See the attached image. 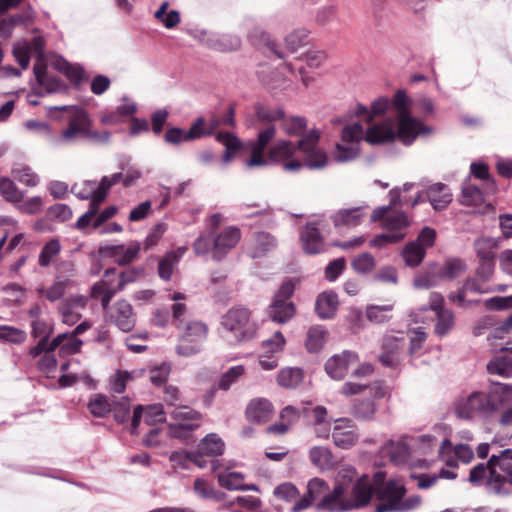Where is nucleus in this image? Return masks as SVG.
Segmentation results:
<instances>
[{"label":"nucleus","mask_w":512,"mask_h":512,"mask_svg":"<svg viewBox=\"0 0 512 512\" xmlns=\"http://www.w3.org/2000/svg\"><path fill=\"white\" fill-rule=\"evenodd\" d=\"M276 133L275 125L267 126L259 131L257 140L252 144L251 156L246 161L249 168L266 166L269 163H283L285 171L297 172L303 166L310 170L322 169L328 164L326 152L318 146L320 134L317 130L309 131L294 144L288 140L274 143L267 157L264 151Z\"/></svg>","instance_id":"obj_1"},{"label":"nucleus","mask_w":512,"mask_h":512,"mask_svg":"<svg viewBox=\"0 0 512 512\" xmlns=\"http://www.w3.org/2000/svg\"><path fill=\"white\" fill-rule=\"evenodd\" d=\"M512 401V384L492 383L486 390L458 396L453 409L458 418L488 419Z\"/></svg>","instance_id":"obj_2"},{"label":"nucleus","mask_w":512,"mask_h":512,"mask_svg":"<svg viewBox=\"0 0 512 512\" xmlns=\"http://www.w3.org/2000/svg\"><path fill=\"white\" fill-rule=\"evenodd\" d=\"M390 203L387 206L377 207L372 215L371 221L378 222L383 221V227L390 231V233L380 234L376 236L372 241V246H382L387 243H395L402 240L405 234L402 232L408 224V218L402 211L391 210L392 206L405 205L408 200L401 197V190L393 188L389 192Z\"/></svg>","instance_id":"obj_3"},{"label":"nucleus","mask_w":512,"mask_h":512,"mask_svg":"<svg viewBox=\"0 0 512 512\" xmlns=\"http://www.w3.org/2000/svg\"><path fill=\"white\" fill-rule=\"evenodd\" d=\"M383 478L382 472L375 474V495L380 503L374 512H410L420 506L422 500L419 495L405 498L406 488L401 480L382 481Z\"/></svg>","instance_id":"obj_4"},{"label":"nucleus","mask_w":512,"mask_h":512,"mask_svg":"<svg viewBox=\"0 0 512 512\" xmlns=\"http://www.w3.org/2000/svg\"><path fill=\"white\" fill-rule=\"evenodd\" d=\"M111 133L92 129V120L82 108H74L68 118L67 127L62 130L56 142L58 144L71 145L79 140H87L91 143H108Z\"/></svg>","instance_id":"obj_5"},{"label":"nucleus","mask_w":512,"mask_h":512,"mask_svg":"<svg viewBox=\"0 0 512 512\" xmlns=\"http://www.w3.org/2000/svg\"><path fill=\"white\" fill-rule=\"evenodd\" d=\"M409 105L410 99L404 90H398L390 100V107L397 111L398 139L406 146L411 145L419 135L431 132L429 126L411 115Z\"/></svg>","instance_id":"obj_6"},{"label":"nucleus","mask_w":512,"mask_h":512,"mask_svg":"<svg viewBox=\"0 0 512 512\" xmlns=\"http://www.w3.org/2000/svg\"><path fill=\"white\" fill-rule=\"evenodd\" d=\"M221 329L237 344L248 342L257 336L258 325L251 311L242 306L230 308L222 315Z\"/></svg>","instance_id":"obj_7"},{"label":"nucleus","mask_w":512,"mask_h":512,"mask_svg":"<svg viewBox=\"0 0 512 512\" xmlns=\"http://www.w3.org/2000/svg\"><path fill=\"white\" fill-rule=\"evenodd\" d=\"M506 484L512 485V449L501 451L489 459V476L486 480L488 490L496 494H505Z\"/></svg>","instance_id":"obj_8"},{"label":"nucleus","mask_w":512,"mask_h":512,"mask_svg":"<svg viewBox=\"0 0 512 512\" xmlns=\"http://www.w3.org/2000/svg\"><path fill=\"white\" fill-rule=\"evenodd\" d=\"M340 473H348V476H346V487L348 503L351 506L350 510H357L367 506L375 493L370 477L362 475L355 479L356 473L352 469H344Z\"/></svg>","instance_id":"obj_9"},{"label":"nucleus","mask_w":512,"mask_h":512,"mask_svg":"<svg viewBox=\"0 0 512 512\" xmlns=\"http://www.w3.org/2000/svg\"><path fill=\"white\" fill-rule=\"evenodd\" d=\"M170 416L172 421L168 424V434L173 438L187 439L201 425V413L188 406L174 408Z\"/></svg>","instance_id":"obj_10"},{"label":"nucleus","mask_w":512,"mask_h":512,"mask_svg":"<svg viewBox=\"0 0 512 512\" xmlns=\"http://www.w3.org/2000/svg\"><path fill=\"white\" fill-rule=\"evenodd\" d=\"M180 332L176 352L180 356L190 357L200 351L201 343L206 339L208 328L201 321L190 320L178 329Z\"/></svg>","instance_id":"obj_11"},{"label":"nucleus","mask_w":512,"mask_h":512,"mask_svg":"<svg viewBox=\"0 0 512 512\" xmlns=\"http://www.w3.org/2000/svg\"><path fill=\"white\" fill-rule=\"evenodd\" d=\"M295 291V284L292 280L282 283L275 293L272 303L269 306L268 315L273 322L284 324L295 314V305L290 300Z\"/></svg>","instance_id":"obj_12"},{"label":"nucleus","mask_w":512,"mask_h":512,"mask_svg":"<svg viewBox=\"0 0 512 512\" xmlns=\"http://www.w3.org/2000/svg\"><path fill=\"white\" fill-rule=\"evenodd\" d=\"M364 129L360 123L346 125L342 129V144L336 145L334 158L337 162H346L355 159L359 154V142L363 140Z\"/></svg>","instance_id":"obj_13"},{"label":"nucleus","mask_w":512,"mask_h":512,"mask_svg":"<svg viewBox=\"0 0 512 512\" xmlns=\"http://www.w3.org/2000/svg\"><path fill=\"white\" fill-rule=\"evenodd\" d=\"M346 476L348 473H338L337 481L333 489L326 493L317 504L318 510L328 512H348L351 511L348 503Z\"/></svg>","instance_id":"obj_14"},{"label":"nucleus","mask_w":512,"mask_h":512,"mask_svg":"<svg viewBox=\"0 0 512 512\" xmlns=\"http://www.w3.org/2000/svg\"><path fill=\"white\" fill-rule=\"evenodd\" d=\"M398 138V128L395 127V120L388 117L380 122L371 123L364 132L363 139L372 144H384Z\"/></svg>","instance_id":"obj_15"},{"label":"nucleus","mask_w":512,"mask_h":512,"mask_svg":"<svg viewBox=\"0 0 512 512\" xmlns=\"http://www.w3.org/2000/svg\"><path fill=\"white\" fill-rule=\"evenodd\" d=\"M33 73L37 83V87L33 88V94L36 96L56 92L62 86L58 78L48 73V66L41 57L34 63Z\"/></svg>","instance_id":"obj_16"},{"label":"nucleus","mask_w":512,"mask_h":512,"mask_svg":"<svg viewBox=\"0 0 512 512\" xmlns=\"http://www.w3.org/2000/svg\"><path fill=\"white\" fill-rule=\"evenodd\" d=\"M241 238L239 228L230 226L221 233L215 235L213 239V259L221 261L238 244Z\"/></svg>","instance_id":"obj_17"},{"label":"nucleus","mask_w":512,"mask_h":512,"mask_svg":"<svg viewBox=\"0 0 512 512\" xmlns=\"http://www.w3.org/2000/svg\"><path fill=\"white\" fill-rule=\"evenodd\" d=\"M358 360L356 352L345 350L341 354L329 358L325 363V370L332 379L342 380L347 375L349 368Z\"/></svg>","instance_id":"obj_18"},{"label":"nucleus","mask_w":512,"mask_h":512,"mask_svg":"<svg viewBox=\"0 0 512 512\" xmlns=\"http://www.w3.org/2000/svg\"><path fill=\"white\" fill-rule=\"evenodd\" d=\"M332 438L337 447L349 449L357 442L358 433L350 419L342 418L336 420Z\"/></svg>","instance_id":"obj_19"},{"label":"nucleus","mask_w":512,"mask_h":512,"mask_svg":"<svg viewBox=\"0 0 512 512\" xmlns=\"http://www.w3.org/2000/svg\"><path fill=\"white\" fill-rule=\"evenodd\" d=\"M367 205L340 209L331 215L335 227L353 228L360 225L367 215Z\"/></svg>","instance_id":"obj_20"},{"label":"nucleus","mask_w":512,"mask_h":512,"mask_svg":"<svg viewBox=\"0 0 512 512\" xmlns=\"http://www.w3.org/2000/svg\"><path fill=\"white\" fill-rule=\"evenodd\" d=\"M140 249L139 242H132L127 247L123 244L106 245L100 248V252L105 256L113 257L117 264L126 265L138 256Z\"/></svg>","instance_id":"obj_21"},{"label":"nucleus","mask_w":512,"mask_h":512,"mask_svg":"<svg viewBox=\"0 0 512 512\" xmlns=\"http://www.w3.org/2000/svg\"><path fill=\"white\" fill-rule=\"evenodd\" d=\"M492 291H493L492 289L485 287L480 282L479 278H467L465 280V282L463 283L462 288L458 292L450 293L448 298L451 302L457 303L460 307H468V306L478 303V300L467 301L465 299L466 294L468 292L486 294V293H490Z\"/></svg>","instance_id":"obj_22"},{"label":"nucleus","mask_w":512,"mask_h":512,"mask_svg":"<svg viewBox=\"0 0 512 512\" xmlns=\"http://www.w3.org/2000/svg\"><path fill=\"white\" fill-rule=\"evenodd\" d=\"M109 317L123 332L132 330L135 325V317L133 314L132 306L125 300H121L115 303V305L111 308Z\"/></svg>","instance_id":"obj_23"},{"label":"nucleus","mask_w":512,"mask_h":512,"mask_svg":"<svg viewBox=\"0 0 512 512\" xmlns=\"http://www.w3.org/2000/svg\"><path fill=\"white\" fill-rule=\"evenodd\" d=\"M201 36L200 40L204 44L218 51L236 50L241 45L240 38L231 34H216L203 31Z\"/></svg>","instance_id":"obj_24"},{"label":"nucleus","mask_w":512,"mask_h":512,"mask_svg":"<svg viewBox=\"0 0 512 512\" xmlns=\"http://www.w3.org/2000/svg\"><path fill=\"white\" fill-rule=\"evenodd\" d=\"M303 249L308 254H317L323 250V239L316 222H308L300 233Z\"/></svg>","instance_id":"obj_25"},{"label":"nucleus","mask_w":512,"mask_h":512,"mask_svg":"<svg viewBox=\"0 0 512 512\" xmlns=\"http://www.w3.org/2000/svg\"><path fill=\"white\" fill-rule=\"evenodd\" d=\"M246 416L251 422L257 424L265 423L273 416V405L264 398L254 399L246 408Z\"/></svg>","instance_id":"obj_26"},{"label":"nucleus","mask_w":512,"mask_h":512,"mask_svg":"<svg viewBox=\"0 0 512 512\" xmlns=\"http://www.w3.org/2000/svg\"><path fill=\"white\" fill-rule=\"evenodd\" d=\"M450 453H453L457 460H460L465 464L469 463L474 457V452L469 445L459 444L453 447L449 439H444L441 444L439 454L447 462L448 466L454 467L456 466V462L446 458V455Z\"/></svg>","instance_id":"obj_27"},{"label":"nucleus","mask_w":512,"mask_h":512,"mask_svg":"<svg viewBox=\"0 0 512 512\" xmlns=\"http://www.w3.org/2000/svg\"><path fill=\"white\" fill-rule=\"evenodd\" d=\"M381 452L396 465L407 463L410 456V449L404 437L388 441L383 445Z\"/></svg>","instance_id":"obj_28"},{"label":"nucleus","mask_w":512,"mask_h":512,"mask_svg":"<svg viewBox=\"0 0 512 512\" xmlns=\"http://www.w3.org/2000/svg\"><path fill=\"white\" fill-rule=\"evenodd\" d=\"M101 182L94 180H85L81 183H75L71 187V192L81 200H90V205H101L104 200L99 196L102 190Z\"/></svg>","instance_id":"obj_29"},{"label":"nucleus","mask_w":512,"mask_h":512,"mask_svg":"<svg viewBox=\"0 0 512 512\" xmlns=\"http://www.w3.org/2000/svg\"><path fill=\"white\" fill-rule=\"evenodd\" d=\"M115 272H116L115 268L107 269L104 273V280L94 284L92 287V294L94 296L101 297V304L104 309L107 308L111 299L116 294V292L119 290L118 287L112 285V283L109 280V277L112 275H115Z\"/></svg>","instance_id":"obj_30"},{"label":"nucleus","mask_w":512,"mask_h":512,"mask_svg":"<svg viewBox=\"0 0 512 512\" xmlns=\"http://www.w3.org/2000/svg\"><path fill=\"white\" fill-rule=\"evenodd\" d=\"M426 197L435 210H442L452 201L449 187L443 183H435L426 191Z\"/></svg>","instance_id":"obj_31"},{"label":"nucleus","mask_w":512,"mask_h":512,"mask_svg":"<svg viewBox=\"0 0 512 512\" xmlns=\"http://www.w3.org/2000/svg\"><path fill=\"white\" fill-rule=\"evenodd\" d=\"M338 296L333 291H325L321 293L315 303V311L322 319L332 318L338 307Z\"/></svg>","instance_id":"obj_32"},{"label":"nucleus","mask_w":512,"mask_h":512,"mask_svg":"<svg viewBox=\"0 0 512 512\" xmlns=\"http://www.w3.org/2000/svg\"><path fill=\"white\" fill-rule=\"evenodd\" d=\"M62 251V244L58 238H51L40 250L38 265L41 268L53 266L58 260Z\"/></svg>","instance_id":"obj_33"},{"label":"nucleus","mask_w":512,"mask_h":512,"mask_svg":"<svg viewBox=\"0 0 512 512\" xmlns=\"http://www.w3.org/2000/svg\"><path fill=\"white\" fill-rule=\"evenodd\" d=\"M248 39L252 45L261 49L267 48L270 52L274 53L278 58H284V54L278 50L277 44L271 39L270 35L265 32L261 27L255 26L248 32Z\"/></svg>","instance_id":"obj_34"},{"label":"nucleus","mask_w":512,"mask_h":512,"mask_svg":"<svg viewBox=\"0 0 512 512\" xmlns=\"http://www.w3.org/2000/svg\"><path fill=\"white\" fill-rule=\"evenodd\" d=\"M82 344V340L73 333H62L51 340L50 347L53 350L59 348L61 353L71 355L79 352Z\"/></svg>","instance_id":"obj_35"},{"label":"nucleus","mask_w":512,"mask_h":512,"mask_svg":"<svg viewBox=\"0 0 512 512\" xmlns=\"http://www.w3.org/2000/svg\"><path fill=\"white\" fill-rule=\"evenodd\" d=\"M277 246L276 239L267 232H258L254 235L253 246L250 249V256L252 258H260L266 253L272 251Z\"/></svg>","instance_id":"obj_36"},{"label":"nucleus","mask_w":512,"mask_h":512,"mask_svg":"<svg viewBox=\"0 0 512 512\" xmlns=\"http://www.w3.org/2000/svg\"><path fill=\"white\" fill-rule=\"evenodd\" d=\"M215 139L225 146V152L222 156V163L228 164L232 161L236 153L241 149V141L230 132H218Z\"/></svg>","instance_id":"obj_37"},{"label":"nucleus","mask_w":512,"mask_h":512,"mask_svg":"<svg viewBox=\"0 0 512 512\" xmlns=\"http://www.w3.org/2000/svg\"><path fill=\"white\" fill-rule=\"evenodd\" d=\"M85 306V301L82 297L71 298L63 302L60 306L62 320L65 324L74 325L81 318L79 312L80 308Z\"/></svg>","instance_id":"obj_38"},{"label":"nucleus","mask_w":512,"mask_h":512,"mask_svg":"<svg viewBox=\"0 0 512 512\" xmlns=\"http://www.w3.org/2000/svg\"><path fill=\"white\" fill-rule=\"evenodd\" d=\"M390 108V99L387 97H379L371 104V109L364 105L358 104L355 110L357 116L363 117L368 123L372 122L374 116L383 115Z\"/></svg>","instance_id":"obj_39"},{"label":"nucleus","mask_w":512,"mask_h":512,"mask_svg":"<svg viewBox=\"0 0 512 512\" xmlns=\"http://www.w3.org/2000/svg\"><path fill=\"white\" fill-rule=\"evenodd\" d=\"M399 342L393 337L384 339L382 353L379 355V361L386 367L394 368L399 363Z\"/></svg>","instance_id":"obj_40"},{"label":"nucleus","mask_w":512,"mask_h":512,"mask_svg":"<svg viewBox=\"0 0 512 512\" xmlns=\"http://www.w3.org/2000/svg\"><path fill=\"white\" fill-rule=\"evenodd\" d=\"M487 371L491 375L503 378L512 377V358L506 355H496L487 363Z\"/></svg>","instance_id":"obj_41"},{"label":"nucleus","mask_w":512,"mask_h":512,"mask_svg":"<svg viewBox=\"0 0 512 512\" xmlns=\"http://www.w3.org/2000/svg\"><path fill=\"white\" fill-rule=\"evenodd\" d=\"M499 239L492 237L478 238L474 242L475 252L480 260H495Z\"/></svg>","instance_id":"obj_42"},{"label":"nucleus","mask_w":512,"mask_h":512,"mask_svg":"<svg viewBox=\"0 0 512 512\" xmlns=\"http://www.w3.org/2000/svg\"><path fill=\"white\" fill-rule=\"evenodd\" d=\"M304 378V372L298 367H286L279 371L277 382L281 387L293 389L298 387Z\"/></svg>","instance_id":"obj_43"},{"label":"nucleus","mask_w":512,"mask_h":512,"mask_svg":"<svg viewBox=\"0 0 512 512\" xmlns=\"http://www.w3.org/2000/svg\"><path fill=\"white\" fill-rule=\"evenodd\" d=\"M184 250L180 252L170 251L166 253L159 261L158 275L162 280L169 281L173 271L182 257Z\"/></svg>","instance_id":"obj_44"},{"label":"nucleus","mask_w":512,"mask_h":512,"mask_svg":"<svg viewBox=\"0 0 512 512\" xmlns=\"http://www.w3.org/2000/svg\"><path fill=\"white\" fill-rule=\"evenodd\" d=\"M197 447L206 456L218 457L224 453L225 444L216 433H210L201 439Z\"/></svg>","instance_id":"obj_45"},{"label":"nucleus","mask_w":512,"mask_h":512,"mask_svg":"<svg viewBox=\"0 0 512 512\" xmlns=\"http://www.w3.org/2000/svg\"><path fill=\"white\" fill-rule=\"evenodd\" d=\"M327 338V330L323 326H312L308 332L306 337V348L309 352H318L320 351Z\"/></svg>","instance_id":"obj_46"},{"label":"nucleus","mask_w":512,"mask_h":512,"mask_svg":"<svg viewBox=\"0 0 512 512\" xmlns=\"http://www.w3.org/2000/svg\"><path fill=\"white\" fill-rule=\"evenodd\" d=\"M88 409L94 417L103 418L112 411V401L104 394H95L89 400Z\"/></svg>","instance_id":"obj_47"},{"label":"nucleus","mask_w":512,"mask_h":512,"mask_svg":"<svg viewBox=\"0 0 512 512\" xmlns=\"http://www.w3.org/2000/svg\"><path fill=\"white\" fill-rule=\"evenodd\" d=\"M69 283V279H60V277H55L53 284L49 288L45 289L44 287H39L36 291L39 295L44 296L50 302H55L62 298Z\"/></svg>","instance_id":"obj_48"},{"label":"nucleus","mask_w":512,"mask_h":512,"mask_svg":"<svg viewBox=\"0 0 512 512\" xmlns=\"http://www.w3.org/2000/svg\"><path fill=\"white\" fill-rule=\"evenodd\" d=\"M12 176L15 180L28 187H36L39 182V176L27 165L15 164L12 168Z\"/></svg>","instance_id":"obj_49"},{"label":"nucleus","mask_w":512,"mask_h":512,"mask_svg":"<svg viewBox=\"0 0 512 512\" xmlns=\"http://www.w3.org/2000/svg\"><path fill=\"white\" fill-rule=\"evenodd\" d=\"M310 461L320 469H329L332 464V453L324 446H314L309 450Z\"/></svg>","instance_id":"obj_50"},{"label":"nucleus","mask_w":512,"mask_h":512,"mask_svg":"<svg viewBox=\"0 0 512 512\" xmlns=\"http://www.w3.org/2000/svg\"><path fill=\"white\" fill-rule=\"evenodd\" d=\"M435 334L439 337L447 335L454 327L455 317L451 310L445 309L435 313Z\"/></svg>","instance_id":"obj_51"},{"label":"nucleus","mask_w":512,"mask_h":512,"mask_svg":"<svg viewBox=\"0 0 512 512\" xmlns=\"http://www.w3.org/2000/svg\"><path fill=\"white\" fill-rule=\"evenodd\" d=\"M281 127L288 136H301L307 127V122L301 116H289L281 118Z\"/></svg>","instance_id":"obj_52"},{"label":"nucleus","mask_w":512,"mask_h":512,"mask_svg":"<svg viewBox=\"0 0 512 512\" xmlns=\"http://www.w3.org/2000/svg\"><path fill=\"white\" fill-rule=\"evenodd\" d=\"M245 373L243 365L230 367L224 372L216 384V388L222 391H228Z\"/></svg>","instance_id":"obj_53"},{"label":"nucleus","mask_w":512,"mask_h":512,"mask_svg":"<svg viewBox=\"0 0 512 512\" xmlns=\"http://www.w3.org/2000/svg\"><path fill=\"white\" fill-rule=\"evenodd\" d=\"M425 254L426 251H424V247H422L418 242L408 243L402 252L406 265L410 267L418 266L422 262Z\"/></svg>","instance_id":"obj_54"},{"label":"nucleus","mask_w":512,"mask_h":512,"mask_svg":"<svg viewBox=\"0 0 512 512\" xmlns=\"http://www.w3.org/2000/svg\"><path fill=\"white\" fill-rule=\"evenodd\" d=\"M461 197V202L468 206H480L485 202L483 191L471 183L463 184Z\"/></svg>","instance_id":"obj_55"},{"label":"nucleus","mask_w":512,"mask_h":512,"mask_svg":"<svg viewBox=\"0 0 512 512\" xmlns=\"http://www.w3.org/2000/svg\"><path fill=\"white\" fill-rule=\"evenodd\" d=\"M0 194L6 201L14 203L15 205L17 202L23 200L25 196V192L20 191L9 178L0 179Z\"/></svg>","instance_id":"obj_56"},{"label":"nucleus","mask_w":512,"mask_h":512,"mask_svg":"<svg viewBox=\"0 0 512 512\" xmlns=\"http://www.w3.org/2000/svg\"><path fill=\"white\" fill-rule=\"evenodd\" d=\"M217 480L222 488L230 491L241 490L244 475L240 472H219Z\"/></svg>","instance_id":"obj_57"},{"label":"nucleus","mask_w":512,"mask_h":512,"mask_svg":"<svg viewBox=\"0 0 512 512\" xmlns=\"http://www.w3.org/2000/svg\"><path fill=\"white\" fill-rule=\"evenodd\" d=\"M140 372L118 370L110 378V388L113 392L121 394L125 391L128 381L133 380Z\"/></svg>","instance_id":"obj_58"},{"label":"nucleus","mask_w":512,"mask_h":512,"mask_svg":"<svg viewBox=\"0 0 512 512\" xmlns=\"http://www.w3.org/2000/svg\"><path fill=\"white\" fill-rule=\"evenodd\" d=\"M466 271V264L461 259H449L440 269L441 278L453 280Z\"/></svg>","instance_id":"obj_59"},{"label":"nucleus","mask_w":512,"mask_h":512,"mask_svg":"<svg viewBox=\"0 0 512 512\" xmlns=\"http://www.w3.org/2000/svg\"><path fill=\"white\" fill-rule=\"evenodd\" d=\"M255 114L260 122L268 123V126H270L272 122L283 118L284 111L280 108L271 109L261 103H257L255 105Z\"/></svg>","instance_id":"obj_60"},{"label":"nucleus","mask_w":512,"mask_h":512,"mask_svg":"<svg viewBox=\"0 0 512 512\" xmlns=\"http://www.w3.org/2000/svg\"><path fill=\"white\" fill-rule=\"evenodd\" d=\"M72 209L67 204L57 203L46 211V218L50 221L63 223L71 219Z\"/></svg>","instance_id":"obj_61"},{"label":"nucleus","mask_w":512,"mask_h":512,"mask_svg":"<svg viewBox=\"0 0 512 512\" xmlns=\"http://www.w3.org/2000/svg\"><path fill=\"white\" fill-rule=\"evenodd\" d=\"M309 31L305 28H299L292 31L285 37L287 49L293 53L306 44Z\"/></svg>","instance_id":"obj_62"},{"label":"nucleus","mask_w":512,"mask_h":512,"mask_svg":"<svg viewBox=\"0 0 512 512\" xmlns=\"http://www.w3.org/2000/svg\"><path fill=\"white\" fill-rule=\"evenodd\" d=\"M26 338L27 334L24 330L13 326L0 325V340L12 344H20L23 343Z\"/></svg>","instance_id":"obj_63"},{"label":"nucleus","mask_w":512,"mask_h":512,"mask_svg":"<svg viewBox=\"0 0 512 512\" xmlns=\"http://www.w3.org/2000/svg\"><path fill=\"white\" fill-rule=\"evenodd\" d=\"M31 45L25 41L17 42L13 46V56L20 65L21 69L28 68L30 63Z\"/></svg>","instance_id":"obj_64"}]
</instances>
